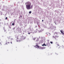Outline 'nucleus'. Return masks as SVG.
<instances>
[{"label":"nucleus","mask_w":64,"mask_h":64,"mask_svg":"<svg viewBox=\"0 0 64 64\" xmlns=\"http://www.w3.org/2000/svg\"><path fill=\"white\" fill-rule=\"evenodd\" d=\"M27 4H28L26 5V8L28 10H29L30 9V6H31V3L30 2H28Z\"/></svg>","instance_id":"obj_1"},{"label":"nucleus","mask_w":64,"mask_h":64,"mask_svg":"<svg viewBox=\"0 0 64 64\" xmlns=\"http://www.w3.org/2000/svg\"><path fill=\"white\" fill-rule=\"evenodd\" d=\"M53 37H54V38H56V37H58V35H56L54 36H53Z\"/></svg>","instance_id":"obj_2"},{"label":"nucleus","mask_w":64,"mask_h":64,"mask_svg":"<svg viewBox=\"0 0 64 64\" xmlns=\"http://www.w3.org/2000/svg\"><path fill=\"white\" fill-rule=\"evenodd\" d=\"M46 34L48 36H50V34L48 32L46 33Z\"/></svg>","instance_id":"obj_3"},{"label":"nucleus","mask_w":64,"mask_h":64,"mask_svg":"<svg viewBox=\"0 0 64 64\" xmlns=\"http://www.w3.org/2000/svg\"><path fill=\"white\" fill-rule=\"evenodd\" d=\"M60 31L61 33H62V34H64V33L63 32H64V31H62L61 30H60Z\"/></svg>","instance_id":"obj_4"},{"label":"nucleus","mask_w":64,"mask_h":64,"mask_svg":"<svg viewBox=\"0 0 64 64\" xmlns=\"http://www.w3.org/2000/svg\"><path fill=\"white\" fill-rule=\"evenodd\" d=\"M46 45L47 46H50V43H47L46 44Z\"/></svg>","instance_id":"obj_5"},{"label":"nucleus","mask_w":64,"mask_h":64,"mask_svg":"<svg viewBox=\"0 0 64 64\" xmlns=\"http://www.w3.org/2000/svg\"><path fill=\"white\" fill-rule=\"evenodd\" d=\"M33 8V6L32 5L30 6V9H32Z\"/></svg>","instance_id":"obj_6"},{"label":"nucleus","mask_w":64,"mask_h":64,"mask_svg":"<svg viewBox=\"0 0 64 64\" xmlns=\"http://www.w3.org/2000/svg\"><path fill=\"white\" fill-rule=\"evenodd\" d=\"M42 46H46V45L45 44H43L42 45Z\"/></svg>","instance_id":"obj_7"},{"label":"nucleus","mask_w":64,"mask_h":64,"mask_svg":"<svg viewBox=\"0 0 64 64\" xmlns=\"http://www.w3.org/2000/svg\"><path fill=\"white\" fill-rule=\"evenodd\" d=\"M42 31V30H41L39 31V32H41Z\"/></svg>","instance_id":"obj_8"},{"label":"nucleus","mask_w":64,"mask_h":64,"mask_svg":"<svg viewBox=\"0 0 64 64\" xmlns=\"http://www.w3.org/2000/svg\"><path fill=\"white\" fill-rule=\"evenodd\" d=\"M32 12H31V11H30L29 12V13L30 14H31V13Z\"/></svg>","instance_id":"obj_9"},{"label":"nucleus","mask_w":64,"mask_h":64,"mask_svg":"<svg viewBox=\"0 0 64 64\" xmlns=\"http://www.w3.org/2000/svg\"><path fill=\"white\" fill-rule=\"evenodd\" d=\"M33 39L34 40H35L36 39V38H33Z\"/></svg>","instance_id":"obj_10"},{"label":"nucleus","mask_w":64,"mask_h":64,"mask_svg":"<svg viewBox=\"0 0 64 64\" xmlns=\"http://www.w3.org/2000/svg\"><path fill=\"white\" fill-rule=\"evenodd\" d=\"M38 48H39V49H40V48H41V47L40 46H39L38 47Z\"/></svg>","instance_id":"obj_11"},{"label":"nucleus","mask_w":64,"mask_h":64,"mask_svg":"<svg viewBox=\"0 0 64 64\" xmlns=\"http://www.w3.org/2000/svg\"><path fill=\"white\" fill-rule=\"evenodd\" d=\"M12 26H14V23H12Z\"/></svg>","instance_id":"obj_12"},{"label":"nucleus","mask_w":64,"mask_h":64,"mask_svg":"<svg viewBox=\"0 0 64 64\" xmlns=\"http://www.w3.org/2000/svg\"><path fill=\"white\" fill-rule=\"evenodd\" d=\"M50 43H51V44H53V42H50Z\"/></svg>","instance_id":"obj_13"},{"label":"nucleus","mask_w":64,"mask_h":64,"mask_svg":"<svg viewBox=\"0 0 64 64\" xmlns=\"http://www.w3.org/2000/svg\"><path fill=\"white\" fill-rule=\"evenodd\" d=\"M36 46H37V47H38V44H37L36 45Z\"/></svg>","instance_id":"obj_14"},{"label":"nucleus","mask_w":64,"mask_h":64,"mask_svg":"<svg viewBox=\"0 0 64 64\" xmlns=\"http://www.w3.org/2000/svg\"><path fill=\"white\" fill-rule=\"evenodd\" d=\"M0 45H1L2 44H1V42L0 41Z\"/></svg>","instance_id":"obj_15"},{"label":"nucleus","mask_w":64,"mask_h":64,"mask_svg":"<svg viewBox=\"0 0 64 64\" xmlns=\"http://www.w3.org/2000/svg\"><path fill=\"white\" fill-rule=\"evenodd\" d=\"M7 18H8L7 17H6V20H7Z\"/></svg>","instance_id":"obj_16"},{"label":"nucleus","mask_w":64,"mask_h":64,"mask_svg":"<svg viewBox=\"0 0 64 64\" xmlns=\"http://www.w3.org/2000/svg\"><path fill=\"white\" fill-rule=\"evenodd\" d=\"M42 22H43V21H44V20H42Z\"/></svg>","instance_id":"obj_17"},{"label":"nucleus","mask_w":64,"mask_h":64,"mask_svg":"<svg viewBox=\"0 0 64 64\" xmlns=\"http://www.w3.org/2000/svg\"><path fill=\"white\" fill-rule=\"evenodd\" d=\"M10 43H11V44H12V42H10Z\"/></svg>","instance_id":"obj_18"},{"label":"nucleus","mask_w":64,"mask_h":64,"mask_svg":"<svg viewBox=\"0 0 64 64\" xmlns=\"http://www.w3.org/2000/svg\"><path fill=\"white\" fill-rule=\"evenodd\" d=\"M60 46L59 44H58V46Z\"/></svg>","instance_id":"obj_19"},{"label":"nucleus","mask_w":64,"mask_h":64,"mask_svg":"<svg viewBox=\"0 0 64 64\" xmlns=\"http://www.w3.org/2000/svg\"><path fill=\"white\" fill-rule=\"evenodd\" d=\"M8 44H9V43H10V42H8Z\"/></svg>","instance_id":"obj_20"},{"label":"nucleus","mask_w":64,"mask_h":64,"mask_svg":"<svg viewBox=\"0 0 64 64\" xmlns=\"http://www.w3.org/2000/svg\"><path fill=\"white\" fill-rule=\"evenodd\" d=\"M28 34H30V33H28Z\"/></svg>","instance_id":"obj_21"},{"label":"nucleus","mask_w":64,"mask_h":64,"mask_svg":"<svg viewBox=\"0 0 64 64\" xmlns=\"http://www.w3.org/2000/svg\"><path fill=\"white\" fill-rule=\"evenodd\" d=\"M16 42H18V40H16Z\"/></svg>","instance_id":"obj_22"},{"label":"nucleus","mask_w":64,"mask_h":64,"mask_svg":"<svg viewBox=\"0 0 64 64\" xmlns=\"http://www.w3.org/2000/svg\"><path fill=\"white\" fill-rule=\"evenodd\" d=\"M39 46H38L37 47L38 48V47Z\"/></svg>","instance_id":"obj_23"},{"label":"nucleus","mask_w":64,"mask_h":64,"mask_svg":"<svg viewBox=\"0 0 64 64\" xmlns=\"http://www.w3.org/2000/svg\"><path fill=\"white\" fill-rule=\"evenodd\" d=\"M55 39H56V38H55Z\"/></svg>","instance_id":"obj_24"},{"label":"nucleus","mask_w":64,"mask_h":64,"mask_svg":"<svg viewBox=\"0 0 64 64\" xmlns=\"http://www.w3.org/2000/svg\"><path fill=\"white\" fill-rule=\"evenodd\" d=\"M42 49H43V48H42Z\"/></svg>","instance_id":"obj_25"}]
</instances>
